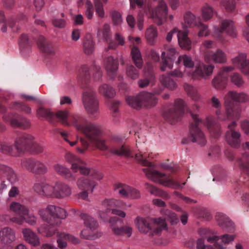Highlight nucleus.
Segmentation results:
<instances>
[{"label": "nucleus", "instance_id": "1", "mask_svg": "<svg viewBox=\"0 0 249 249\" xmlns=\"http://www.w3.org/2000/svg\"><path fill=\"white\" fill-rule=\"evenodd\" d=\"M36 115L38 118H44L51 124H54L56 119L65 125L71 123L78 131L84 134L89 142L97 148L103 151L108 149L102 138V130L96 125L88 122L80 115L70 114L67 110H59L54 113L48 109L40 107L36 110Z\"/></svg>", "mask_w": 249, "mask_h": 249}, {"label": "nucleus", "instance_id": "2", "mask_svg": "<svg viewBox=\"0 0 249 249\" xmlns=\"http://www.w3.org/2000/svg\"><path fill=\"white\" fill-rule=\"evenodd\" d=\"M38 214L47 223L41 225L38 228L37 231L47 237H52L56 234L59 248L64 249L66 247L67 244L65 240L70 241L73 244L78 243V239L64 232H59L55 228V226L60 225L61 219L67 217V213L64 209L53 205H49L46 209H40Z\"/></svg>", "mask_w": 249, "mask_h": 249}, {"label": "nucleus", "instance_id": "3", "mask_svg": "<svg viewBox=\"0 0 249 249\" xmlns=\"http://www.w3.org/2000/svg\"><path fill=\"white\" fill-rule=\"evenodd\" d=\"M43 149L42 145L35 141L34 137L27 133L18 136L13 144L0 142V152L14 157H19L27 151L40 154L43 152Z\"/></svg>", "mask_w": 249, "mask_h": 249}, {"label": "nucleus", "instance_id": "4", "mask_svg": "<svg viewBox=\"0 0 249 249\" xmlns=\"http://www.w3.org/2000/svg\"><path fill=\"white\" fill-rule=\"evenodd\" d=\"M151 157V154L146 152H140L135 154V159L142 165L146 166L142 170L146 177L153 181L158 182L163 186L174 189H180L185 185V182L180 184L177 180H174L170 175L162 173L156 169V167L147 158Z\"/></svg>", "mask_w": 249, "mask_h": 249}, {"label": "nucleus", "instance_id": "5", "mask_svg": "<svg viewBox=\"0 0 249 249\" xmlns=\"http://www.w3.org/2000/svg\"><path fill=\"white\" fill-rule=\"evenodd\" d=\"M90 75L89 68L83 65L79 70L78 82L81 87L85 89L82 93V102L86 112L90 115H95L99 112V102L95 91L89 87Z\"/></svg>", "mask_w": 249, "mask_h": 249}, {"label": "nucleus", "instance_id": "6", "mask_svg": "<svg viewBox=\"0 0 249 249\" xmlns=\"http://www.w3.org/2000/svg\"><path fill=\"white\" fill-rule=\"evenodd\" d=\"M135 223L140 232L151 237L159 235L162 230L167 229L166 222L161 217L149 219L137 217Z\"/></svg>", "mask_w": 249, "mask_h": 249}, {"label": "nucleus", "instance_id": "7", "mask_svg": "<svg viewBox=\"0 0 249 249\" xmlns=\"http://www.w3.org/2000/svg\"><path fill=\"white\" fill-rule=\"evenodd\" d=\"M249 100V96L245 93H238L233 91H229L225 97V105L227 118L238 120L240 117L241 108L238 106H234L233 101L244 103L248 101Z\"/></svg>", "mask_w": 249, "mask_h": 249}, {"label": "nucleus", "instance_id": "8", "mask_svg": "<svg viewBox=\"0 0 249 249\" xmlns=\"http://www.w3.org/2000/svg\"><path fill=\"white\" fill-rule=\"evenodd\" d=\"M125 101L131 107L139 109L142 106L145 107L155 106L158 102V99L153 94L143 91L135 96H126Z\"/></svg>", "mask_w": 249, "mask_h": 249}, {"label": "nucleus", "instance_id": "9", "mask_svg": "<svg viewBox=\"0 0 249 249\" xmlns=\"http://www.w3.org/2000/svg\"><path fill=\"white\" fill-rule=\"evenodd\" d=\"M102 206L106 209L103 211H99L98 215L103 220L106 221L108 219V213L117 215L121 217L125 216V213L117 208H124L125 204L121 200L115 199H106L102 203Z\"/></svg>", "mask_w": 249, "mask_h": 249}, {"label": "nucleus", "instance_id": "10", "mask_svg": "<svg viewBox=\"0 0 249 249\" xmlns=\"http://www.w3.org/2000/svg\"><path fill=\"white\" fill-rule=\"evenodd\" d=\"M66 160L71 164V169L74 172H79L82 175L90 174L91 176H96L97 179L103 178L102 173L94 169H90L86 166V163L80 159L70 152H67L65 156Z\"/></svg>", "mask_w": 249, "mask_h": 249}, {"label": "nucleus", "instance_id": "11", "mask_svg": "<svg viewBox=\"0 0 249 249\" xmlns=\"http://www.w3.org/2000/svg\"><path fill=\"white\" fill-rule=\"evenodd\" d=\"M7 108L0 103V113L3 114L2 119L13 127L26 129L30 127L31 124L29 119L16 113H5Z\"/></svg>", "mask_w": 249, "mask_h": 249}, {"label": "nucleus", "instance_id": "12", "mask_svg": "<svg viewBox=\"0 0 249 249\" xmlns=\"http://www.w3.org/2000/svg\"><path fill=\"white\" fill-rule=\"evenodd\" d=\"M191 115L193 122L190 125V133L188 139L193 142L204 146L206 143V140L203 132L199 128V125L203 123V121L198 118L196 114L191 112Z\"/></svg>", "mask_w": 249, "mask_h": 249}, {"label": "nucleus", "instance_id": "13", "mask_svg": "<svg viewBox=\"0 0 249 249\" xmlns=\"http://www.w3.org/2000/svg\"><path fill=\"white\" fill-rule=\"evenodd\" d=\"M185 108V102L182 99H178L175 100L174 106L164 111L163 116L170 124H175L181 119Z\"/></svg>", "mask_w": 249, "mask_h": 249}, {"label": "nucleus", "instance_id": "14", "mask_svg": "<svg viewBox=\"0 0 249 249\" xmlns=\"http://www.w3.org/2000/svg\"><path fill=\"white\" fill-rule=\"evenodd\" d=\"M158 1L159 4L155 8L148 7L145 12L152 18L153 21L158 25L162 24L167 18L168 8L166 4L162 0H154Z\"/></svg>", "mask_w": 249, "mask_h": 249}, {"label": "nucleus", "instance_id": "15", "mask_svg": "<svg viewBox=\"0 0 249 249\" xmlns=\"http://www.w3.org/2000/svg\"><path fill=\"white\" fill-rule=\"evenodd\" d=\"M226 35L233 37L236 36V32L232 21L228 19L221 22L220 27H215L213 33V36L218 41L223 42L226 40Z\"/></svg>", "mask_w": 249, "mask_h": 249}, {"label": "nucleus", "instance_id": "16", "mask_svg": "<svg viewBox=\"0 0 249 249\" xmlns=\"http://www.w3.org/2000/svg\"><path fill=\"white\" fill-rule=\"evenodd\" d=\"M109 147V151L115 155L126 157H133V153L129 148L124 144L123 139L120 137L116 136L113 138Z\"/></svg>", "mask_w": 249, "mask_h": 249}, {"label": "nucleus", "instance_id": "17", "mask_svg": "<svg viewBox=\"0 0 249 249\" xmlns=\"http://www.w3.org/2000/svg\"><path fill=\"white\" fill-rule=\"evenodd\" d=\"M9 210L18 214L10 218L12 223L22 225L24 222L25 215L29 213L28 209L24 205L17 201H12L9 205Z\"/></svg>", "mask_w": 249, "mask_h": 249}, {"label": "nucleus", "instance_id": "18", "mask_svg": "<svg viewBox=\"0 0 249 249\" xmlns=\"http://www.w3.org/2000/svg\"><path fill=\"white\" fill-rule=\"evenodd\" d=\"M236 163L240 170L248 176L247 178H244L243 176L240 178V184H243L241 189L243 191L246 188L249 189V155L246 152L244 153L241 157L237 159Z\"/></svg>", "mask_w": 249, "mask_h": 249}, {"label": "nucleus", "instance_id": "19", "mask_svg": "<svg viewBox=\"0 0 249 249\" xmlns=\"http://www.w3.org/2000/svg\"><path fill=\"white\" fill-rule=\"evenodd\" d=\"M175 34H177L178 44L181 48L187 50L191 49L192 42L188 36V33L186 32L179 30L176 28L167 34L166 40L168 42L171 41L172 36Z\"/></svg>", "mask_w": 249, "mask_h": 249}, {"label": "nucleus", "instance_id": "20", "mask_svg": "<svg viewBox=\"0 0 249 249\" xmlns=\"http://www.w3.org/2000/svg\"><path fill=\"white\" fill-rule=\"evenodd\" d=\"M234 70L232 66L222 67L217 75L213 78L212 83L213 87L216 89H223L226 86L228 80V72Z\"/></svg>", "mask_w": 249, "mask_h": 249}, {"label": "nucleus", "instance_id": "21", "mask_svg": "<svg viewBox=\"0 0 249 249\" xmlns=\"http://www.w3.org/2000/svg\"><path fill=\"white\" fill-rule=\"evenodd\" d=\"M167 52H163L161 53L162 61L160 64V70L164 71L173 68L174 62L176 58L177 52L176 49L172 47H168Z\"/></svg>", "mask_w": 249, "mask_h": 249}, {"label": "nucleus", "instance_id": "22", "mask_svg": "<svg viewBox=\"0 0 249 249\" xmlns=\"http://www.w3.org/2000/svg\"><path fill=\"white\" fill-rule=\"evenodd\" d=\"M34 191L39 195L49 198L54 197L55 185L40 180L36 182L33 187Z\"/></svg>", "mask_w": 249, "mask_h": 249}, {"label": "nucleus", "instance_id": "23", "mask_svg": "<svg viewBox=\"0 0 249 249\" xmlns=\"http://www.w3.org/2000/svg\"><path fill=\"white\" fill-rule=\"evenodd\" d=\"M214 68L213 64L207 65L200 62L196 66L195 70L192 72L191 75L194 78L207 79L212 75Z\"/></svg>", "mask_w": 249, "mask_h": 249}, {"label": "nucleus", "instance_id": "24", "mask_svg": "<svg viewBox=\"0 0 249 249\" xmlns=\"http://www.w3.org/2000/svg\"><path fill=\"white\" fill-rule=\"evenodd\" d=\"M235 235L233 234H224L221 236H212L207 238L208 242L213 243L216 249H225V245L233 241Z\"/></svg>", "mask_w": 249, "mask_h": 249}, {"label": "nucleus", "instance_id": "25", "mask_svg": "<svg viewBox=\"0 0 249 249\" xmlns=\"http://www.w3.org/2000/svg\"><path fill=\"white\" fill-rule=\"evenodd\" d=\"M54 132L60 134L61 137L67 142H68L71 146H73L76 143H77L78 146L77 148V151L80 153H84L87 149L89 142L84 138H81L79 140L77 141L71 142L70 141V134L66 131L62 130L60 128H56L54 129Z\"/></svg>", "mask_w": 249, "mask_h": 249}, {"label": "nucleus", "instance_id": "26", "mask_svg": "<svg viewBox=\"0 0 249 249\" xmlns=\"http://www.w3.org/2000/svg\"><path fill=\"white\" fill-rule=\"evenodd\" d=\"M236 125V123L235 121H232L228 125L229 130L226 132V139L231 146L237 148L240 146L241 143V134L233 129Z\"/></svg>", "mask_w": 249, "mask_h": 249}, {"label": "nucleus", "instance_id": "27", "mask_svg": "<svg viewBox=\"0 0 249 249\" xmlns=\"http://www.w3.org/2000/svg\"><path fill=\"white\" fill-rule=\"evenodd\" d=\"M85 175H89L87 178L82 177L79 178L76 182V185L78 188L82 190H90L92 192L94 188L97 185V183L93 179L100 180L102 179H97L96 176H91L90 174H87Z\"/></svg>", "mask_w": 249, "mask_h": 249}, {"label": "nucleus", "instance_id": "28", "mask_svg": "<svg viewBox=\"0 0 249 249\" xmlns=\"http://www.w3.org/2000/svg\"><path fill=\"white\" fill-rule=\"evenodd\" d=\"M144 71V78L138 81L139 86L142 88L147 87L150 84H153L155 80L153 66L151 63H148L146 64Z\"/></svg>", "mask_w": 249, "mask_h": 249}, {"label": "nucleus", "instance_id": "29", "mask_svg": "<svg viewBox=\"0 0 249 249\" xmlns=\"http://www.w3.org/2000/svg\"><path fill=\"white\" fill-rule=\"evenodd\" d=\"M232 64L246 75H249V60L247 59L245 53H240L232 59Z\"/></svg>", "mask_w": 249, "mask_h": 249}, {"label": "nucleus", "instance_id": "30", "mask_svg": "<svg viewBox=\"0 0 249 249\" xmlns=\"http://www.w3.org/2000/svg\"><path fill=\"white\" fill-rule=\"evenodd\" d=\"M153 203L159 207H163L161 210V213L162 215H164V217L162 218L165 220V222L166 220L170 221L172 224L176 223L178 220L177 215L170 210L166 209L164 207L165 206V203L164 201H162L160 199H154L153 200Z\"/></svg>", "mask_w": 249, "mask_h": 249}, {"label": "nucleus", "instance_id": "31", "mask_svg": "<svg viewBox=\"0 0 249 249\" xmlns=\"http://www.w3.org/2000/svg\"><path fill=\"white\" fill-rule=\"evenodd\" d=\"M71 194V188L67 184L57 181L55 183L54 197L62 199L69 197Z\"/></svg>", "mask_w": 249, "mask_h": 249}, {"label": "nucleus", "instance_id": "32", "mask_svg": "<svg viewBox=\"0 0 249 249\" xmlns=\"http://www.w3.org/2000/svg\"><path fill=\"white\" fill-rule=\"evenodd\" d=\"M215 220L218 225L224 231L229 232L234 231V224L225 214L217 213L215 215Z\"/></svg>", "mask_w": 249, "mask_h": 249}, {"label": "nucleus", "instance_id": "33", "mask_svg": "<svg viewBox=\"0 0 249 249\" xmlns=\"http://www.w3.org/2000/svg\"><path fill=\"white\" fill-rule=\"evenodd\" d=\"M215 220L218 225L224 231L229 232L234 231V224L225 214L217 213L215 215Z\"/></svg>", "mask_w": 249, "mask_h": 249}, {"label": "nucleus", "instance_id": "34", "mask_svg": "<svg viewBox=\"0 0 249 249\" xmlns=\"http://www.w3.org/2000/svg\"><path fill=\"white\" fill-rule=\"evenodd\" d=\"M215 220L218 225L224 231L229 232L234 231V224L225 214L217 213L215 215Z\"/></svg>", "mask_w": 249, "mask_h": 249}, {"label": "nucleus", "instance_id": "35", "mask_svg": "<svg viewBox=\"0 0 249 249\" xmlns=\"http://www.w3.org/2000/svg\"><path fill=\"white\" fill-rule=\"evenodd\" d=\"M118 61L112 56H109L105 59L104 66L107 75L110 79H113L117 74L118 68Z\"/></svg>", "mask_w": 249, "mask_h": 249}, {"label": "nucleus", "instance_id": "36", "mask_svg": "<svg viewBox=\"0 0 249 249\" xmlns=\"http://www.w3.org/2000/svg\"><path fill=\"white\" fill-rule=\"evenodd\" d=\"M15 231L10 227H4L0 231V242L4 245H10L16 240Z\"/></svg>", "mask_w": 249, "mask_h": 249}, {"label": "nucleus", "instance_id": "37", "mask_svg": "<svg viewBox=\"0 0 249 249\" xmlns=\"http://www.w3.org/2000/svg\"><path fill=\"white\" fill-rule=\"evenodd\" d=\"M0 174H3L12 185L18 180L17 173L12 167L8 165L0 163Z\"/></svg>", "mask_w": 249, "mask_h": 249}, {"label": "nucleus", "instance_id": "38", "mask_svg": "<svg viewBox=\"0 0 249 249\" xmlns=\"http://www.w3.org/2000/svg\"><path fill=\"white\" fill-rule=\"evenodd\" d=\"M160 81L162 85L160 86L157 89H154V92L155 94H160L163 91L164 87H166L170 90H173L177 88L176 82L170 76L162 75L160 77Z\"/></svg>", "mask_w": 249, "mask_h": 249}, {"label": "nucleus", "instance_id": "39", "mask_svg": "<svg viewBox=\"0 0 249 249\" xmlns=\"http://www.w3.org/2000/svg\"><path fill=\"white\" fill-rule=\"evenodd\" d=\"M205 59L207 62L211 59L216 63H224L227 61V56L221 50L217 49L216 52L213 53H206Z\"/></svg>", "mask_w": 249, "mask_h": 249}, {"label": "nucleus", "instance_id": "40", "mask_svg": "<svg viewBox=\"0 0 249 249\" xmlns=\"http://www.w3.org/2000/svg\"><path fill=\"white\" fill-rule=\"evenodd\" d=\"M37 46L41 52L47 55L54 53L51 43L43 36H39L37 40Z\"/></svg>", "mask_w": 249, "mask_h": 249}, {"label": "nucleus", "instance_id": "41", "mask_svg": "<svg viewBox=\"0 0 249 249\" xmlns=\"http://www.w3.org/2000/svg\"><path fill=\"white\" fill-rule=\"evenodd\" d=\"M205 124L209 129L211 135L215 138H217L221 134L220 125L213 117H207Z\"/></svg>", "mask_w": 249, "mask_h": 249}, {"label": "nucleus", "instance_id": "42", "mask_svg": "<svg viewBox=\"0 0 249 249\" xmlns=\"http://www.w3.org/2000/svg\"><path fill=\"white\" fill-rule=\"evenodd\" d=\"M53 169L57 175L69 181L75 179V177L72 174L70 169L64 165L60 163H55L53 165Z\"/></svg>", "mask_w": 249, "mask_h": 249}, {"label": "nucleus", "instance_id": "43", "mask_svg": "<svg viewBox=\"0 0 249 249\" xmlns=\"http://www.w3.org/2000/svg\"><path fill=\"white\" fill-rule=\"evenodd\" d=\"M25 240L33 246H37L40 245V239L37 235L29 228H25L22 230Z\"/></svg>", "mask_w": 249, "mask_h": 249}, {"label": "nucleus", "instance_id": "44", "mask_svg": "<svg viewBox=\"0 0 249 249\" xmlns=\"http://www.w3.org/2000/svg\"><path fill=\"white\" fill-rule=\"evenodd\" d=\"M131 56L132 57V60L137 69H141L143 66V60L141 53L137 47H132L131 49Z\"/></svg>", "mask_w": 249, "mask_h": 249}, {"label": "nucleus", "instance_id": "45", "mask_svg": "<svg viewBox=\"0 0 249 249\" xmlns=\"http://www.w3.org/2000/svg\"><path fill=\"white\" fill-rule=\"evenodd\" d=\"M18 44L21 52L28 53L32 46V41L26 34H22L19 37Z\"/></svg>", "mask_w": 249, "mask_h": 249}, {"label": "nucleus", "instance_id": "46", "mask_svg": "<svg viewBox=\"0 0 249 249\" xmlns=\"http://www.w3.org/2000/svg\"><path fill=\"white\" fill-rule=\"evenodd\" d=\"M0 22L3 23L1 30L2 32H6L7 31V25H8L10 28L14 32H16L18 30V26L16 25V21L12 18L9 19L7 21L5 19L4 14L3 12L0 11Z\"/></svg>", "mask_w": 249, "mask_h": 249}, {"label": "nucleus", "instance_id": "47", "mask_svg": "<svg viewBox=\"0 0 249 249\" xmlns=\"http://www.w3.org/2000/svg\"><path fill=\"white\" fill-rule=\"evenodd\" d=\"M83 50L85 54H91L94 51L95 43L90 35H87L83 43Z\"/></svg>", "mask_w": 249, "mask_h": 249}, {"label": "nucleus", "instance_id": "48", "mask_svg": "<svg viewBox=\"0 0 249 249\" xmlns=\"http://www.w3.org/2000/svg\"><path fill=\"white\" fill-rule=\"evenodd\" d=\"M46 164L41 160L36 159L32 173L36 175H43L48 172Z\"/></svg>", "mask_w": 249, "mask_h": 249}, {"label": "nucleus", "instance_id": "49", "mask_svg": "<svg viewBox=\"0 0 249 249\" xmlns=\"http://www.w3.org/2000/svg\"><path fill=\"white\" fill-rule=\"evenodd\" d=\"M84 221L85 226L90 230H95L98 227L97 221L92 217L86 213H82L80 215Z\"/></svg>", "mask_w": 249, "mask_h": 249}, {"label": "nucleus", "instance_id": "50", "mask_svg": "<svg viewBox=\"0 0 249 249\" xmlns=\"http://www.w3.org/2000/svg\"><path fill=\"white\" fill-rule=\"evenodd\" d=\"M98 92L108 98H112L116 94L115 90L113 87L107 84H103L100 85L98 88Z\"/></svg>", "mask_w": 249, "mask_h": 249}, {"label": "nucleus", "instance_id": "51", "mask_svg": "<svg viewBox=\"0 0 249 249\" xmlns=\"http://www.w3.org/2000/svg\"><path fill=\"white\" fill-rule=\"evenodd\" d=\"M111 228L113 233L116 235H126L129 237L132 234V229L129 226H124L119 228L115 225H112Z\"/></svg>", "mask_w": 249, "mask_h": 249}, {"label": "nucleus", "instance_id": "52", "mask_svg": "<svg viewBox=\"0 0 249 249\" xmlns=\"http://www.w3.org/2000/svg\"><path fill=\"white\" fill-rule=\"evenodd\" d=\"M210 104L213 107L216 108V114L219 120L221 121H226L229 120L227 117V114L223 115L221 113L219 109L221 107L219 100L216 96H213L210 100Z\"/></svg>", "mask_w": 249, "mask_h": 249}, {"label": "nucleus", "instance_id": "53", "mask_svg": "<svg viewBox=\"0 0 249 249\" xmlns=\"http://www.w3.org/2000/svg\"><path fill=\"white\" fill-rule=\"evenodd\" d=\"M183 87L187 95L193 100L198 101L200 99L201 96L196 88L188 84H185Z\"/></svg>", "mask_w": 249, "mask_h": 249}, {"label": "nucleus", "instance_id": "54", "mask_svg": "<svg viewBox=\"0 0 249 249\" xmlns=\"http://www.w3.org/2000/svg\"><path fill=\"white\" fill-rule=\"evenodd\" d=\"M114 190L116 193L123 197H128V191L130 186L125 184L118 183L114 185Z\"/></svg>", "mask_w": 249, "mask_h": 249}, {"label": "nucleus", "instance_id": "55", "mask_svg": "<svg viewBox=\"0 0 249 249\" xmlns=\"http://www.w3.org/2000/svg\"><path fill=\"white\" fill-rule=\"evenodd\" d=\"M215 11L209 4L205 3L201 8V15L205 21H208L212 18Z\"/></svg>", "mask_w": 249, "mask_h": 249}, {"label": "nucleus", "instance_id": "56", "mask_svg": "<svg viewBox=\"0 0 249 249\" xmlns=\"http://www.w3.org/2000/svg\"><path fill=\"white\" fill-rule=\"evenodd\" d=\"M103 35L108 44V49H115L117 48V44L113 40L110 39V26L108 24H104L103 29Z\"/></svg>", "mask_w": 249, "mask_h": 249}, {"label": "nucleus", "instance_id": "57", "mask_svg": "<svg viewBox=\"0 0 249 249\" xmlns=\"http://www.w3.org/2000/svg\"><path fill=\"white\" fill-rule=\"evenodd\" d=\"M185 23L187 24L189 27H196L198 24V22L200 21L199 17L196 18V16L191 13L187 12L184 16Z\"/></svg>", "mask_w": 249, "mask_h": 249}, {"label": "nucleus", "instance_id": "58", "mask_svg": "<svg viewBox=\"0 0 249 249\" xmlns=\"http://www.w3.org/2000/svg\"><path fill=\"white\" fill-rule=\"evenodd\" d=\"M107 2L108 0H93L96 14L100 18H102L105 17L103 4H107Z\"/></svg>", "mask_w": 249, "mask_h": 249}, {"label": "nucleus", "instance_id": "59", "mask_svg": "<svg viewBox=\"0 0 249 249\" xmlns=\"http://www.w3.org/2000/svg\"><path fill=\"white\" fill-rule=\"evenodd\" d=\"M148 191L152 195L162 197L163 198L167 199L169 198V195L165 191L158 189L149 183L145 184Z\"/></svg>", "mask_w": 249, "mask_h": 249}, {"label": "nucleus", "instance_id": "60", "mask_svg": "<svg viewBox=\"0 0 249 249\" xmlns=\"http://www.w3.org/2000/svg\"><path fill=\"white\" fill-rule=\"evenodd\" d=\"M158 36L157 30L156 27L151 26L145 33V37L149 44H154Z\"/></svg>", "mask_w": 249, "mask_h": 249}, {"label": "nucleus", "instance_id": "61", "mask_svg": "<svg viewBox=\"0 0 249 249\" xmlns=\"http://www.w3.org/2000/svg\"><path fill=\"white\" fill-rule=\"evenodd\" d=\"M177 63L182 64L185 68L189 69H193L194 66V62L191 57L185 54L179 56Z\"/></svg>", "mask_w": 249, "mask_h": 249}, {"label": "nucleus", "instance_id": "62", "mask_svg": "<svg viewBox=\"0 0 249 249\" xmlns=\"http://www.w3.org/2000/svg\"><path fill=\"white\" fill-rule=\"evenodd\" d=\"M36 159L32 158L21 159L20 165L21 168L32 173Z\"/></svg>", "mask_w": 249, "mask_h": 249}, {"label": "nucleus", "instance_id": "63", "mask_svg": "<svg viewBox=\"0 0 249 249\" xmlns=\"http://www.w3.org/2000/svg\"><path fill=\"white\" fill-rule=\"evenodd\" d=\"M10 108L13 109L20 110L26 114H30L31 108L28 105L21 102H14L10 106Z\"/></svg>", "mask_w": 249, "mask_h": 249}, {"label": "nucleus", "instance_id": "64", "mask_svg": "<svg viewBox=\"0 0 249 249\" xmlns=\"http://www.w3.org/2000/svg\"><path fill=\"white\" fill-rule=\"evenodd\" d=\"M231 82L237 87L243 86L245 82L242 76L237 72H234L230 76Z\"/></svg>", "mask_w": 249, "mask_h": 249}]
</instances>
